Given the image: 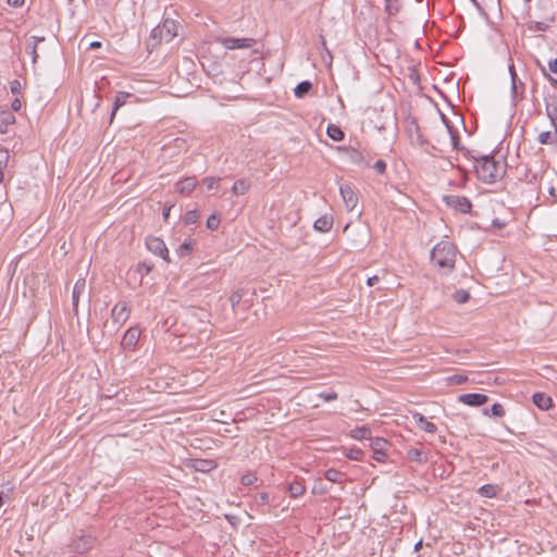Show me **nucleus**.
<instances>
[{
	"instance_id": "f257e3e1",
	"label": "nucleus",
	"mask_w": 557,
	"mask_h": 557,
	"mask_svg": "<svg viewBox=\"0 0 557 557\" xmlns=\"http://www.w3.org/2000/svg\"><path fill=\"white\" fill-rule=\"evenodd\" d=\"M463 156L473 161L476 177L484 184H493L506 173V164L496 160L493 154H478L465 149Z\"/></svg>"
},
{
	"instance_id": "f03ea898",
	"label": "nucleus",
	"mask_w": 557,
	"mask_h": 557,
	"mask_svg": "<svg viewBox=\"0 0 557 557\" xmlns=\"http://www.w3.org/2000/svg\"><path fill=\"white\" fill-rule=\"evenodd\" d=\"M431 261L446 272H450L456 262L455 245L450 242L437 243L431 250Z\"/></svg>"
},
{
	"instance_id": "7ed1b4c3",
	"label": "nucleus",
	"mask_w": 557,
	"mask_h": 557,
	"mask_svg": "<svg viewBox=\"0 0 557 557\" xmlns=\"http://www.w3.org/2000/svg\"><path fill=\"white\" fill-rule=\"evenodd\" d=\"M177 35V25L175 21L166 18L162 25L154 27L151 30V37L159 39V41L170 42Z\"/></svg>"
},
{
	"instance_id": "20e7f679",
	"label": "nucleus",
	"mask_w": 557,
	"mask_h": 557,
	"mask_svg": "<svg viewBox=\"0 0 557 557\" xmlns=\"http://www.w3.org/2000/svg\"><path fill=\"white\" fill-rule=\"evenodd\" d=\"M406 133L408 134L411 145L424 147L429 144V140L423 136L416 117L407 119Z\"/></svg>"
},
{
	"instance_id": "39448f33",
	"label": "nucleus",
	"mask_w": 557,
	"mask_h": 557,
	"mask_svg": "<svg viewBox=\"0 0 557 557\" xmlns=\"http://www.w3.org/2000/svg\"><path fill=\"white\" fill-rule=\"evenodd\" d=\"M146 247L147 249L152 252L153 255L160 257L165 262H171L169 249L160 237L157 236H148L146 238Z\"/></svg>"
},
{
	"instance_id": "423d86ee",
	"label": "nucleus",
	"mask_w": 557,
	"mask_h": 557,
	"mask_svg": "<svg viewBox=\"0 0 557 557\" xmlns=\"http://www.w3.org/2000/svg\"><path fill=\"white\" fill-rule=\"evenodd\" d=\"M96 543V539L91 535L81 534L72 539L69 544L70 552L84 554L91 549Z\"/></svg>"
},
{
	"instance_id": "0eeeda50",
	"label": "nucleus",
	"mask_w": 557,
	"mask_h": 557,
	"mask_svg": "<svg viewBox=\"0 0 557 557\" xmlns=\"http://www.w3.org/2000/svg\"><path fill=\"white\" fill-rule=\"evenodd\" d=\"M219 42L226 49H247L251 48L256 40L252 38H235V37H222L218 39Z\"/></svg>"
},
{
	"instance_id": "6e6552de",
	"label": "nucleus",
	"mask_w": 557,
	"mask_h": 557,
	"mask_svg": "<svg viewBox=\"0 0 557 557\" xmlns=\"http://www.w3.org/2000/svg\"><path fill=\"white\" fill-rule=\"evenodd\" d=\"M141 331L137 326L129 327L123 335L121 346L124 350L134 351L139 341Z\"/></svg>"
},
{
	"instance_id": "1a4fd4ad",
	"label": "nucleus",
	"mask_w": 557,
	"mask_h": 557,
	"mask_svg": "<svg viewBox=\"0 0 557 557\" xmlns=\"http://www.w3.org/2000/svg\"><path fill=\"white\" fill-rule=\"evenodd\" d=\"M445 201L448 207L454 208L461 213H469L472 208L471 201L466 196H446Z\"/></svg>"
},
{
	"instance_id": "9d476101",
	"label": "nucleus",
	"mask_w": 557,
	"mask_h": 557,
	"mask_svg": "<svg viewBox=\"0 0 557 557\" xmlns=\"http://www.w3.org/2000/svg\"><path fill=\"white\" fill-rule=\"evenodd\" d=\"M339 193L348 211H352L358 205V195L349 184H343L339 187Z\"/></svg>"
},
{
	"instance_id": "9b49d317",
	"label": "nucleus",
	"mask_w": 557,
	"mask_h": 557,
	"mask_svg": "<svg viewBox=\"0 0 557 557\" xmlns=\"http://www.w3.org/2000/svg\"><path fill=\"white\" fill-rule=\"evenodd\" d=\"M131 309L126 301L117 302L111 310V318L114 323L123 325L129 318Z\"/></svg>"
},
{
	"instance_id": "f8f14e48",
	"label": "nucleus",
	"mask_w": 557,
	"mask_h": 557,
	"mask_svg": "<svg viewBox=\"0 0 557 557\" xmlns=\"http://www.w3.org/2000/svg\"><path fill=\"white\" fill-rule=\"evenodd\" d=\"M458 401L470 407H480L488 401V396L480 393L461 394Z\"/></svg>"
},
{
	"instance_id": "ddd939ff",
	"label": "nucleus",
	"mask_w": 557,
	"mask_h": 557,
	"mask_svg": "<svg viewBox=\"0 0 557 557\" xmlns=\"http://www.w3.org/2000/svg\"><path fill=\"white\" fill-rule=\"evenodd\" d=\"M544 100L546 115L557 134V95H548Z\"/></svg>"
},
{
	"instance_id": "4468645a",
	"label": "nucleus",
	"mask_w": 557,
	"mask_h": 557,
	"mask_svg": "<svg viewBox=\"0 0 557 557\" xmlns=\"http://www.w3.org/2000/svg\"><path fill=\"white\" fill-rule=\"evenodd\" d=\"M388 442L383 437H375L371 441V448L373 450V458L376 461L383 462L387 458L386 447Z\"/></svg>"
},
{
	"instance_id": "2eb2a0df",
	"label": "nucleus",
	"mask_w": 557,
	"mask_h": 557,
	"mask_svg": "<svg viewBox=\"0 0 557 557\" xmlns=\"http://www.w3.org/2000/svg\"><path fill=\"white\" fill-rule=\"evenodd\" d=\"M198 181L196 176H188L176 183V191L182 195H189L197 186Z\"/></svg>"
},
{
	"instance_id": "dca6fc26",
	"label": "nucleus",
	"mask_w": 557,
	"mask_h": 557,
	"mask_svg": "<svg viewBox=\"0 0 557 557\" xmlns=\"http://www.w3.org/2000/svg\"><path fill=\"white\" fill-rule=\"evenodd\" d=\"M86 288V281L85 278H78L73 287L72 292V305H73V311L75 314L78 313V301L82 294H84Z\"/></svg>"
},
{
	"instance_id": "f3484780",
	"label": "nucleus",
	"mask_w": 557,
	"mask_h": 557,
	"mask_svg": "<svg viewBox=\"0 0 557 557\" xmlns=\"http://www.w3.org/2000/svg\"><path fill=\"white\" fill-rule=\"evenodd\" d=\"M412 418L416 424L426 433L434 434L437 431V426L433 422L428 421L422 413L416 412Z\"/></svg>"
},
{
	"instance_id": "a211bd4d",
	"label": "nucleus",
	"mask_w": 557,
	"mask_h": 557,
	"mask_svg": "<svg viewBox=\"0 0 557 557\" xmlns=\"http://www.w3.org/2000/svg\"><path fill=\"white\" fill-rule=\"evenodd\" d=\"M333 226V216L329 214L321 215L313 223V228L321 233L331 231Z\"/></svg>"
},
{
	"instance_id": "6ab92c4d",
	"label": "nucleus",
	"mask_w": 557,
	"mask_h": 557,
	"mask_svg": "<svg viewBox=\"0 0 557 557\" xmlns=\"http://www.w3.org/2000/svg\"><path fill=\"white\" fill-rule=\"evenodd\" d=\"M15 115L11 111H2L0 113V134L9 133L10 126L15 123Z\"/></svg>"
},
{
	"instance_id": "aec40b11",
	"label": "nucleus",
	"mask_w": 557,
	"mask_h": 557,
	"mask_svg": "<svg viewBox=\"0 0 557 557\" xmlns=\"http://www.w3.org/2000/svg\"><path fill=\"white\" fill-rule=\"evenodd\" d=\"M196 242L195 239L188 237L186 238L177 248H176V255L180 258L188 257L194 248H195Z\"/></svg>"
},
{
	"instance_id": "412c9836",
	"label": "nucleus",
	"mask_w": 557,
	"mask_h": 557,
	"mask_svg": "<svg viewBox=\"0 0 557 557\" xmlns=\"http://www.w3.org/2000/svg\"><path fill=\"white\" fill-rule=\"evenodd\" d=\"M193 462L194 469L199 472H210L218 466L216 462L211 459H195Z\"/></svg>"
},
{
	"instance_id": "4be33fe9",
	"label": "nucleus",
	"mask_w": 557,
	"mask_h": 557,
	"mask_svg": "<svg viewBox=\"0 0 557 557\" xmlns=\"http://www.w3.org/2000/svg\"><path fill=\"white\" fill-rule=\"evenodd\" d=\"M131 97H134V95H132L129 92H125V91H119L115 95V98L113 101V108H112V112H111V121L114 119L116 111L121 107H123L126 103L127 99Z\"/></svg>"
},
{
	"instance_id": "5701e85b",
	"label": "nucleus",
	"mask_w": 557,
	"mask_h": 557,
	"mask_svg": "<svg viewBox=\"0 0 557 557\" xmlns=\"http://www.w3.org/2000/svg\"><path fill=\"white\" fill-rule=\"evenodd\" d=\"M534 405L540 409L546 410L552 407V398L544 393H534L532 396Z\"/></svg>"
},
{
	"instance_id": "b1692460",
	"label": "nucleus",
	"mask_w": 557,
	"mask_h": 557,
	"mask_svg": "<svg viewBox=\"0 0 557 557\" xmlns=\"http://www.w3.org/2000/svg\"><path fill=\"white\" fill-rule=\"evenodd\" d=\"M523 92H524V83H522L519 79L515 81V78H513L511 82V87H510V94H511L512 101L517 102L519 100H522Z\"/></svg>"
},
{
	"instance_id": "393cba45",
	"label": "nucleus",
	"mask_w": 557,
	"mask_h": 557,
	"mask_svg": "<svg viewBox=\"0 0 557 557\" xmlns=\"http://www.w3.org/2000/svg\"><path fill=\"white\" fill-rule=\"evenodd\" d=\"M250 188V182L246 178L237 180L232 186V193L236 196L245 195Z\"/></svg>"
},
{
	"instance_id": "a878e982",
	"label": "nucleus",
	"mask_w": 557,
	"mask_h": 557,
	"mask_svg": "<svg viewBox=\"0 0 557 557\" xmlns=\"http://www.w3.org/2000/svg\"><path fill=\"white\" fill-rule=\"evenodd\" d=\"M287 491H288L290 497L297 498L305 494L306 486L300 481H293L292 483L288 484Z\"/></svg>"
},
{
	"instance_id": "bb28decb",
	"label": "nucleus",
	"mask_w": 557,
	"mask_h": 557,
	"mask_svg": "<svg viewBox=\"0 0 557 557\" xmlns=\"http://www.w3.org/2000/svg\"><path fill=\"white\" fill-rule=\"evenodd\" d=\"M270 502V495L267 492L258 493L253 496V504L257 506V508L264 513L265 510L263 509L264 506H267Z\"/></svg>"
},
{
	"instance_id": "cd10ccee",
	"label": "nucleus",
	"mask_w": 557,
	"mask_h": 557,
	"mask_svg": "<svg viewBox=\"0 0 557 557\" xmlns=\"http://www.w3.org/2000/svg\"><path fill=\"white\" fill-rule=\"evenodd\" d=\"M326 134L334 141H342L345 137V134L342 131V128L335 124H329L326 128Z\"/></svg>"
},
{
	"instance_id": "c85d7f7f",
	"label": "nucleus",
	"mask_w": 557,
	"mask_h": 557,
	"mask_svg": "<svg viewBox=\"0 0 557 557\" xmlns=\"http://www.w3.org/2000/svg\"><path fill=\"white\" fill-rule=\"evenodd\" d=\"M312 89V84L309 81L300 82L294 89L296 98H304Z\"/></svg>"
},
{
	"instance_id": "c756f323",
	"label": "nucleus",
	"mask_w": 557,
	"mask_h": 557,
	"mask_svg": "<svg viewBox=\"0 0 557 557\" xmlns=\"http://www.w3.org/2000/svg\"><path fill=\"white\" fill-rule=\"evenodd\" d=\"M371 429L367 425L357 426L350 431V436L355 440H364L370 437Z\"/></svg>"
},
{
	"instance_id": "7c9ffc66",
	"label": "nucleus",
	"mask_w": 557,
	"mask_h": 557,
	"mask_svg": "<svg viewBox=\"0 0 557 557\" xmlns=\"http://www.w3.org/2000/svg\"><path fill=\"white\" fill-rule=\"evenodd\" d=\"M407 458L416 462H425L428 460L426 455L419 448H409L407 450Z\"/></svg>"
},
{
	"instance_id": "2f4dec72",
	"label": "nucleus",
	"mask_w": 557,
	"mask_h": 557,
	"mask_svg": "<svg viewBox=\"0 0 557 557\" xmlns=\"http://www.w3.org/2000/svg\"><path fill=\"white\" fill-rule=\"evenodd\" d=\"M325 479L332 483H342L345 474L337 469L331 468L325 471Z\"/></svg>"
},
{
	"instance_id": "473e14b6",
	"label": "nucleus",
	"mask_w": 557,
	"mask_h": 557,
	"mask_svg": "<svg viewBox=\"0 0 557 557\" xmlns=\"http://www.w3.org/2000/svg\"><path fill=\"white\" fill-rule=\"evenodd\" d=\"M478 493L483 497L493 498L497 495L498 487L494 484H485L478 490Z\"/></svg>"
},
{
	"instance_id": "72a5a7b5",
	"label": "nucleus",
	"mask_w": 557,
	"mask_h": 557,
	"mask_svg": "<svg viewBox=\"0 0 557 557\" xmlns=\"http://www.w3.org/2000/svg\"><path fill=\"white\" fill-rule=\"evenodd\" d=\"M483 413L485 416H493V417H498V418H502L505 416V409H504V406L499 403H495L492 405L491 409H484L483 410Z\"/></svg>"
},
{
	"instance_id": "f704fd0d",
	"label": "nucleus",
	"mask_w": 557,
	"mask_h": 557,
	"mask_svg": "<svg viewBox=\"0 0 557 557\" xmlns=\"http://www.w3.org/2000/svg\"><path fill=\"white\" fill-rule=\"evenodd\" d=\"M537 140L542 145L556 144L557 143V134H556V132L552 133L549 131L542 132L539 135V139Z\"/></svg>"
},
{
	"instance_id": "c9c22d12",
	"label": "nucleus",
	"mask_w": 557,
	"mask_h": 557,
	"mask_svg": "<svg viewBox=\"0 0 557 557\" xmlns=\"http://www.w3.org/2000/svg\"><path fill=\"white\" fill-rule=\"evenodd\" d=\"M448 133L450 135L453 148L456 150H461L463 153L466 148L459 147L460 137L457 129L454 126H448Z\"/></svg>"
},
{
	"instance_id": "e433bc0d",
	"label": "nucleus",
	"mask_w": 557,
	"mask_h": 557,
	"mask_svg": "<svg viewBox=\"0 0 557 557\" xmlns=\"http://www.w3.org/2000/svg\"><path fill=\"white\" fill-rule=\"evenodd\" d=\"M153 269L152 263H148L146 261L139 262L136 267V272L140 274V283L143 282V277L149 274Z\"/></svg>"
},
{
	"instance_id": "4c0bfd02",
	"label": "nucleus",
	"mask_w": 557,
	"mask_h": 557,
	"mask_svg": "<svg viewBox=\"0 0 557 557\" xmlns=\"http://www.w3.org/2000/svg\"><path fill=\"white\" fill-rule=\"evenodd\" d=\"M244 297V290L237 289L236 292L232 293L228 300L231 302L232 309L235 311V308L240 304L242 299Z\"/></svg>"
},
{
	"instance_id": "58836bf2",
	"label": "nucleus",
	"mask_w": 557,
	"mask_h": 557,
	"mask_svg": "<svg viewBox=\"0 0 557 557\" xmlns=\"http://www.w3.org/2000/svg\"><path fill=\"white\" fill-rule=\"evenodd\" d=\"M454 300L458 304H465L469 300L470 295L465 289H457L453 296Z\"/></svg>"
},
{
	"instance_id": "ea45409f",
	"label": "nucleus",
	"mask_w": 557,
	"mask_h": 557,
	"mask_svg": "<svg viewBox=\"0 0 557 557\" xmlns=\"http://www.w3.org/2000/svg\"><path fill=\"white\" fill-rule=\"evenodd\" d=\"M258 481V478L255 473L247 472L242 475L240 483L245 486H251Z\"/></svg>"
},
{
	"instance_id": "a19ab883",
	"label": "nucleus",
	"mask_w": 557,
	"mask_h": 557,
	"mask_svg": "<svg viewBox=\"0 0 557 557\" xmlns=\"http://www.w3.org/2000/svg\"><path fill=\"white\" fill-rule=\"evenodd\" d=\"M219 182H220V178H216L213 176H207L202 180V183L207 187L208 190H213V189L219 188Z\"/></svg>"
},
{
	"instance_id": "79ce46f5",
	"label": "nucleus",
	"mask_w": 557,
	"mask_h": 557,
	"mask_svg": "<svg viewBox=\"0 0 557 557\" xmlns=\"http://www.w3.org/2000/svg\"><path fill=\"white\" fill-rule=\"evenodd\" d=\"M220 216L218 214H211L208 219H207V227L211 231H214L219 227L220 225Z\"/></svg>"
},
{
	"instance_id": "37998d69",
	"label": "nucleus",
	"mask_w": 557,
	"mask_h": 557,
	"mask_svg": "<svg viewBox=\"0 0 557 557\" xmlns=\"http://www.w3.org/2000/svg\"><path fill=\"white\" fill-rule=\"evenodd\" d=\"M199 219V213L197 210H189L186 212L184 221L186 224H195Z\"/></svg>"
},
{
	"instance_id": "c03bdc74",
	"label": "nucleus",
	"mask_w": 557,
	"mask_h": 557,
	"mask_svg": "<svg viewBox=\"0 0 557 557\" xmlns=\"http://www.w3.org/2000/svg\"><path fill=\"white\" fill-rule=\"evenodd\" d=\"M318 396H319V398L323 399L326 403L335 400L338 397L337 393L334 391H324V392L319 393Z\"/></svg>"
},
{
	"instance_id": "a18cd8bd",
	"label": "nucleus",
	"mask_w": 557,
	"mask_h": 557,
	"mask_svg": "<svg viewBox=\"0 0 557 557\" xmlns=\"http://www.w3.org/2000/svg\"><path fill=\"white\" fill-rule=\"evenodd\" d=\"M346 456L351 460H361L363 451L360 448H350Z\"/></svg>"
},
{
	"instance_id": "49530a36",
	"label": "nucleus",
	"mask_w": 557,
	"mask_h": 557,
	"mask_svg": "<svg viewBox=\"0 0 557 557\" xmlns=\"http://www.w3.org/2000/svg\"><path fill=\"white\" fill-rule=\"evenodd\" d=\"M26 51L32 55L33 63H36L37 59L39 57L38 53H37V46L36 45H32L30 41H27V44H26Z\"/></svg>"
},
{
	"instance_id": "de8ad7c7",
	"label": "nucleus",
	"mask_w": 557,
	"mask_h": 557,
	"mask_svg": "<svg viewBox=\"0 0 557 557\" xmlns=\"http://www.w3.org/2000/svg\"><path fill=\"white\" fill-rule=\"evenodd\" d=\"M8 161H9V151L7 149L0 148V169L1 170L7 166Z\"/></svg>"
},
{
	"instance_id": "09e8293b",
	"label": "nucleus",
	"mask_w": 557,
	"mask_h": 557,
	"mask_svg": "<svg viewBox=\"0 0 557 557\" xmlns=\"http://www.w3.org/2000/svg\"><path fill=\"white\" fill-rule=\"evenodd\" d=\"M10 90L13 95H18L22 91V84L20 81L14 79L10 83Z\"/></svg>"
},
{
	"instance_id": "8fccbe9b",
	"label": "nucleus",
	"mask_w": 557,
	"mask_h": 557,
	"mask_svg": "<svg viewBox=\"0 0 557 557\" xmlns=\"http://www.w3.org/2000/svg\"><path fill=\"white\" fill-rule=\"evenodd\" d=\"M373 169L379 173V174H384L385 171H386V163L384 160L382 159H379L374 165H373Z\"/></svg>"
},
{
	"instance_id": "3c124183",
	"label": "nucleus",
	"mask_w": 557,
	"mask_h": 557,
	"mask_svg": "<svg viewBox=\"0 0 557 557\" xmlns=\"http://www.w3.org/2000/svg\"><path fill=\"white\" fill-rule=\"evenodd\" d=\"M319 39H320V44H321L322 50L325 51V53L327 54L330 60H332V53H331L330 49L326 46L325 37L323 35H320Z\"/></svg>"
},
{
	"instance_id": "603ef678",
	"label": "nucleus",
	"mask_w": 557,
	"mask_h": 557,
	"mask_svg": "<svg viewBox=\"0 0 557 557\" xmlns=\"http://www.w3.org/2000/svg\"><path fill=\"white\" fill-rule=\"evenodd\" d=\"M468 377L466 375H459V374H456L451 377V381L456 384H462L465 382H467Z\"/></svg>"
},
{
	"instance_id": "864d4df0",
	"label": "nucleus",
	"mask_w": 557,
	"mask_h": 557,
	"mask_svg": "<svg viewBox=\"0 0 557 557\" xmlns=\"http://www.w3.org/2000/svg\"><path fill=\"white\" fill-rule=\"evenodd\" d=\"M11 108H12V110H13V111H16V112H17V111H20V110H21V108H22V102H21V100H20L18 98H15V99L12 101V103H11Z\"/></svg>"
},
{
	"instance_id": "5fc2aeb1",
	"label": "nucleus",
	"mask_w": 557,
	"mask_h": 557,
	"mask_svg": "<svg viewBox=\"0 0 557 557\" xmlns=\"http://www.w3.org/2000/svg\"><path fill=\"white\" fill-rule=\"evenodd\" d=\"M542 71L544 76L550 82V84L557 88V78H554L550 74H548L545 69H543Z\"/></svg>"
},
{
	"instance_id": "6e6d98bb",
	"label": "nucleus",
	"mask_w": 557,
	"mask_h": 557,
	"mask_svg": "<svg viewBox=\"0 0 557 557\" xmlns=\"http://www.w3.org/2000/svg\"><path fill=\"white\" fill-rule=\"evenodd\" d=\"M548 69L550 72L557 74V58H555L548 62Z\"/></svg>"
},
{
	"instance_id": "4d7b16f0",
	"label": "nucleus",
	"mask_w": 557,
	"mask_h": 557,
	"mask_svg": "<svg viewBox=\"0 0 557 557\" xmlns=\"http://www.w3.org/2000/svg\"><path fill=\"white\" fill-rule=\"evenodd\" d=\"M28 41H30L32 45L38 46L39 42H44L45 41V37L44 36H41V37H39V36H32Z\"/></svg>"
},
{
	"instance_id": "13d9d810",
	"label": "nucleus",
	"mask_w": 557,
	"mask_h": 557,
	"mask_svg": "<svg viewBox=\"0 0 557 557\" xmlns=\"http://www.w3.org/2000/svg\"><path fill=\"white\" fill-rule=\"evenodd\" d=\"M7 2L12 8H20L24 4V0H7Z\"/></svg>"
},
{
	"instance_id": "bf43d9fd",
	"label": "nucleus",
	"mask_w": 557,
	"mask_h": 557,
	"mask_svg": "<svg viewBox=\"0 0 557 557\" xmlns=\"http://www.w3.org/2000/svg\"><path fill=\"white\" fill-rule=\"evenodd\" d=\"M380 281V277L377 275L370 276L367 280L368 286H374Z\"/></svg>"
},
{
	"instance_id": "052dcab7",
	"label": "nucleus",
	"mask_w": 557,
	"mask_h": 557,
	"mask_svg": "<svg viewBox=\"0 0 557 557\" xmlns=\"http://www.w3.org/2000/svg\"><path fill=\"white\" fill-rule=\"evenodd\" d=\"M509 73H510V78H511V81L513 79V77H515V81H518V79H519V78H518V75H517V73H516L515 65H513V64H511V65L509 66Z\"/></svg>"
},
{
	"instance_id": "680f3d73",
	"label": "nucleus",
	"mask_w": 557,
	"mask_h": 557,
	"mask_svg": "<svg viewBox=\"0 0 557 557\" xmlns=\"http://www.w3.org/2000/svg\"><path fill=\"white\" fill-rule=\"evenodd\" d=\"M101 46H102V44L100 41H91L89 44V49L95 50V49L100 48Z\"/></svg>"
},
{
	"instance_id": "e2e57ef3",
	"label": "nucleus",
	"mask_w": 557,
	"mask_h": 557,
	"mask_svg": "<svg viewBox=\"0 0 557 557\" xmlns=\"http://www.w3.org/2000/svg\"><path fill=\"white\" fill-rule=\"evenodd\" d=\"M441 117H442V121L446 125L447 128H448V126H453L450 121L448 120V117L445 114L442 113Z\"/></svg>"
},
{
	"instance_id": "0e129e2a",
	"label": "nucleus",
	"mask_w": 557,
	"mask_h": 557,
	"mask_svg": "<svg viewBox=\"0 0 557 557\" xmlns=\"http://www.w3.org/2000/svg\"><path fill=\"white\" fill-rule=\"evenodd\" d=\"M536 29L537 30H546L547 29V25L545 23L537 22L536 23Z\"/></svg>"
},
{
	"instance_id": "69168bd1",
	"label": "nucleus",
	"mask_w": 557,
	"mask_h": 557,
	"mask_svg": "<svg viewBox=\"0 0 557 557\" xmlns=\"http://www.w3.org/2000/svg\"><path fill=\"white\" fill-rule=\"evenodd\" d=\"M386 2V9L389 13H392V7H393V2H397V0H385Z\"/></svg>"
},
{
	"instance_id": "338daca9",
	"label": "nucleus",
	"mask_w": 557,
	"mask_h": 557,
	"mask_svg": "<svg viewBox=\"0 0 557 557\" xmlns=\"http://www.w3.org/2000/svg\"><path fill=\"white\" fill-rule=\"evenodd\" d=\"M170 210H171V207L163 209L162 215H163L164 219L169 218Z\"/></svg>"
},
{
	"instance_id": "774afa93",
	"label": "nucleus",
	"mask_w": 557,
	"mask_h": 557,
	"mask_svg": "<svg viewBox=\"0 0 557 557\" xmlns=\"http://www.w3.org/2000/svg\"><path fill=\"white\" fill-rule=\"evenodd\" d=\"M421 547H422V540H420L419 542H417V543H416V545H414V552L420 550V549H421Z\"/></svg>"
}]
</instances>
